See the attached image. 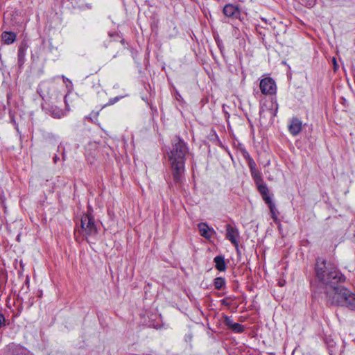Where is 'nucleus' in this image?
Instances as JSON below:
<instances>
[{
    "instance_id": "nucleus-1",
    "label": "nucleus",
    "mask_w": 355,
    "mask_h": 355,
    "mask_svg": "<svg viewBox=\"0 0 355 355\" xmlns=\"http://www.w3.org/2000/svg\"><path fill=\"white\" fill-rule=\"evenodd\" d=\"M187 153V148L185 144L180 138L175 139L173 142V148L169 155V160L175 182L181 180L184 171V157Z\"/></svg>"
},
{
    "instance_id": "nucleus-2",
    "label": "nucleus",
    "mask_w": 355,
    "mask_h": 355,
    "mask_svg": "<svg viewBox=\"0 0 355 355\" xmlns=\"http://www.w3.org/2000/svg\"><path fill=\"white\" fill-rule=\"evenodd\" d=\"M315 272L318 278L325 284L327 287L331 285L335 286L337 283L345 280L343 275L334 265L327 263L324 260H317Z\"/></svg>"
},
{
    "instance_id": "nucleus-3",
    "label": "nucleus",
    "mask_w": 355,
    "mask_h": 355,
    "mask_svg": "<svg viewBox=\"0 0 355 355\" xmlns=\"http://www.w3.org/2000/svg\"><path fill=\"white\" fill-rule=\"evenodd\" d=\"M349 290L342 286L331 285L326 288L327 300L332 304L342 305L346 302Z\"/></svg>"
},
{
    "instance_id": "nucleus-4",
    "label": "nucleus",
    "mask_w": 355,
    "mask_h": 355,
    "mask_svg": "<svg viewBox=\"0 0 355 355\" xmlns=\"http://www.w3.org/2000/svg\"><path fill=\"white\" fill-rule=\"evenodd\" d=\"M81 234L86 236H94L97 234V227L94 219L90 214H85L80 221Z\"/></svg>"
},
{
    "instance_id": "nucleus-5",
    "label": "nucleus",
    "mask_w": 355,
    "mask_h": 355,
    "mask_svg": "<svg viewBox=\"0 0 355 355\" xmlns=\"http://www.w3.org/2000/svg\"><path fill=\"white\" fill-rule=\"evenodd\" d=\"M259 87L261 93L266 95H272L275 94L277 90L275 82L271 78L261 79Z\"/></svg>"
},
{
    "instance_id": "nucleus-6",
    "label": "nucleus",
    "mask_w": 355,
    "mask_h": 355,
    "mask_svg": "<svg viewBox=\"0 0 355 355\" xmlns=\"http://www.w3.org/2000/svg\"><path fill=\"white\" fill-rule=\"evenodd\" d=\"M239 236V232L236 227L230 224L226 225V239H228L234 246H238L237 239Z\"/></svg>"
},
{
    "instance_id": "nucleus-7",
    "label": "nucleus",
    "mask_w": 355,
    "mask_h": 355,
    "mask_svg": "<svg viewBox=\"0 0 355 355\" xmlns=\"http://www.w3.org/2000/svg\"><path fill=\"white\" fill-rule=\"evenodd\" d=\"M223 13L228 17L236 19L240 15V10L233 4H227L223 8Z\"/></svg>"
},
{
    "instance_id": "nucleus-8",
    "label": "nucleus",
    "mask_w": 355,
    "mask_h": 355,
    "mask_svg": "<svg viewBox=\"0 0 355 355\" xmlns=\"http://www.w3.org/2000/svg\"><path fill=\"white\" fill-rule=\"evenodd\" d=\"M200 234L202 236L206 239H209L215 233L213 228L209 227L207 223H200L198 225Z\"/></svg>"
},
{
    "instance_id": "nucleus-9",
    "label": "nucleus",
    "mask_w": 355,
    "mask_h": 355,
    "mask_svg": "<svg viewBox=\"0 0 355 355\" xmlns=\"http://www.w3.org/2000/svg\"><path fill=\"white\" fill-rule=\"evenodd\" d=\"M302 130V122L296 119L293 118L288 125V130L291 135L295 136L298 135Z\"/></svg>"
},
{
    "instance_id": "nucleus-10",
    "label": "nucleus",
    "mask_w": 355,
    "mask_h": 355,
    "mask_svg": "<svg viewBox=\"0 0 355 355\" xmlns=\"http://www.w3.org/2000/svg\"><path fill=\"white\" fill-rule=\"evenodd\" d=\"M343 306H345L352 310L355 309V294L349 291L347 297L346 302H344Z\"/></svg>"
},
{
    "instance_id": "nucleus-11",
    "label": "nucleus",
    "mask_w": 355,
    "mask_h": 355,
    "mask_svg": "<svg viewBox=\"0 0 355 355\" xmlns=\"http://www.w3.org/2000/svg\"><path fill=\"white\" fill-rule=\"evenodd\" d=\"M216 268L219 271H225L226 269V264L224 257L223 256H216L214 259Z\"/></svg>"
},
{
    "instance_id": "nucleus-12",
    "label": "nucleus",
    "mask_w": 355,
    "mask_h": 355,
    "mask_svg": "<svg viewBox=\"0 0 355 355\" xmlns=\"http://www.w3.org/2000/svg\"><path fill=\"white\" fill-rule=\"evenodd\" d=\"M16 35L12 32H3L2 33V40L6 44H10L15 42Z\"/></svg>"
},
{
    "instance_id": "nucleus-13",
    "label": "nucleus",
    "mask_w": 355,
    "mask_h": 355,
    "mask_svg": "<svg viewBox=\"0 0 355 355\" xmlns=\"http://www.w3.org/2000/svg\"><path fill=\"white\" fill-rule=\"evenodd\" d=\"M249 167L250 168L252 175L254 178H258L260 177L259 174L256 168V164L252 159H250L249 162Z\"/></svg>"
},
{
    "instance_id": "nucleus-14",
    "label": "nucleus",
    "mask_w": 355,
    "mask_h": 355,
    "mask_svg": "<svg viewBox=\"0 0 355 355\" xmlns=\"http://www.w3.org/2000/svg\"><path fill=\"white\" fill-rule=\"evenodd\" d=\"M258 189L261 194L264 201L266 202V198H270L268 196V187L264 184H260L258 186Z\"/></svg>"
},
{
    "instance_id": "nucleus-15",
    "label": "nucleus",
    "mask_w": 355,
    "mask_h": 355,
    "mask_svg": "<svg viewBox=\"0 0 355 355\" xmlns=\"http://www.w3.org/2000/svg\"><path fill=\"white\" fill-rule=\"evenodd\" d=\"M225 279L222 277H217L214 279V286L216 289H220L225 285Z\"/></svg>"
},
{
    "instance_id": "nucleus-16",
    "label": "nucleus",
    "mask_w": 355,
    "mask_h": 355,
    "mask_svg": "<svg viewBox=\"0 0 355 355\" xmlns=\"http://www.w3.org/2000/svg\"><path fill=\"white\" fill-rule=\"evenodd\" d=\"M266 203H267L268 205L269 208H270V211L272 215V218H275V207L274 204L272 203L271 198H266Z\"/></svg>"
},
{
    "instance_id": "nucleus-17",
    "label": "nucleus",
    "mask_w": 355,
    "mask_h": 355,
    "mask_svg": "<svg viewBox=\"0 0 355 355\" xmlns=\"http://www.w3.org/2000/svg\"><path fill=\"white\" fill-rule=\"evenodd\" d=\"M231 329L233 331L238 332V333L243 332L244 330L243 327L241 324L236 323V322H234V324H232V327H231Z\"/></svg>"
},
{
    "instance_id": "nucleus-18",
    "label": "nucleus",
    "mask_w": 355,
    "mask_h": 355,
    "mask_svg": "<svg viewBox=\"0 0 355 355\" xmlns=\"http://www.w3.org/2000/svg\"><path fill=\"white\" fill-rule=\"evenodd\" d=\"M225 322L227 325L231 329L232 327V324H234V322H232V320L228 318L225 319Z\"/></svg>"
},
{
    "instance_id": "nucleus-19",
    "label": "nucleus",
    "mask_w": 355,
    "mask_h": 355,
    "mask_svg": "<svg viewBox=\"0 0 355 355\" xmlns=\"http://www.w3.org/2000/svg\"><path fill=\"white\" fill-rule=\"evenodd\" d=\"M52 115H53L55 118L60 119V118L62 116V112H61V111H59V112H56V113L53 112V113H52Z\"/></svg>"
},
{
    "instance_id": "nucleus-20",
    "label": "nucleus",
    "mask_w": 355,
    "mask_h": 355,
    "mask_svg": "<svg viewBox=\"0 0 355 355\" xmlns=\"http://www.w3.org/2000/svg\"><path fill=\"white\" fill-rule=\"evenodd\" d=\"M5 317L2 313H0V326L5 324Z\"/></svg>"
},
{
    "instance_id": "nucleus-21",
    "label": "nucleus",
    "mask_w": 355,
    "mask_h": 355,
    "mask_svg": "<svg viewBox=\"0 0 355 355\" xmlns=\"http://www.w3.org/2000/svg\"><path fill=\"white\" fill-rule=\"evenodd\" d=\"M324 270H325L324 275H327V273H328V270H327V269H324Z\"/></svg>"
}]
</instances>
